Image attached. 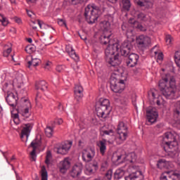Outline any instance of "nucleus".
I'll use <instances>...</instances> for the list:
<instances>
[{"label":"nucleus","mask_w":180,"mask_h":180,"mask_svg":"<svg viewBox=\"0 0 180 180\" xmlns=\"http://www.w3.org/2000/svg\"><path fill=\"white\" fill-rule=\"evenodd\" d=\"M29 109L30 108H23L22 107H18V113H21V115L25 117H29V116H30V114L29 113Z\"/></svg>","instance_id":"7c9ffc66"},{"label":"nucleus","mask_w":180,"mask_h":180,"mask_svg":"<svg viewBox=\"0 0 180 180\" xmlns=\"http://www.w3.org/2000/svg\"><path fill=\"white\" fill-rule=\"evenodd\" d=\"M26 11H27V13L28 16L30 18H32V15H33V12L28 11V10H26Z\"/></svg>","instance_id":"338daca9"},{"label":"nucleus","mask_w":180,"mask_h":180,"mask_svg":"<svg viewBox=\"0 0 180 180\" xmlns=\"http://www.w3.org/2000/svg\"><path fill=\"white\" fill-rule=\"evenodd\" d=\"M138 167L134 165L129 166V175L125 178V180H143L144 176L141 171H137Z\"/></svg>","instance_id":"0eeeda50"},{"label":"nucleus","mask_w":180,"mask_h":180,"mask_svg":"<svg viewBox=\"0 0 180 180\" xmlns=\"http://www.w3.org/2000/svg\"><path fill=\"white\" fill-rule=\"evenodd\" d=\"M41 180H47V178L49 176L47 174V170L46 169V167L44 166L41 167Z\"/></svg>","instance_id":"58836bf2"},{"label":"nucleus","mask_w":180,"mask_h":180,"mask_svg":"<svg viewBox=\"0 0 180 180\" xmlns=\"http://www.w3.org/2000/svg\"><path fill=\"white\" fill-rule=\"evenodd\" d=\"M178 134L175 132H166L163 141L165 146L163 147L166 153H175L178 148V141H176Z\"/></svg>","instance_id":"20e7f679"},{"label":"nucleus","mask_w":180,"mask_h":180,"mask_svg":"<svg viewBox=\"0 0 180 180\" xmlns=\"http://www.w3.org/2000/svg\"><path fill=\"white\" fill-rule=\"evenodd\" d=\"M120 45L117 43L109 45L105 51V61L112 65L116 67L122 64V56L119 55Z\"/></svg>","instance_id":"f03ea898"},{"label":"nucleus","mask_w":180,"mask_h":180,"mask_svg":"<svg viewBox=\"0 0 180 180\" xmlns=\"http://www.w3.org/2000/svg\"><path fill=\"white\" fill-rule=\"evenodd\" d=\"M122 8L124 11H130V8H131V3H130V0H122Z\"/></svg>","instance_id":"72a5a7b5"},{"label":"nucleus","mask_w":180,"mask_h":180,"mask_svg":"<svg viewBox=\"0 0 180 180\" xmlns=\"http://www.w3.org/2000/svg\"><path fill=\"white\" fill-rule=\"evenodd\" d=\"M72 4H73V5H77L78 4H82V2H84V0H70Z\"/></svg>","instance_id":"6e6d98bb"},{"label":"nucleus","mask_w":180,"mask_h":180,"mask_svg":"<svg viewBox=\"0 0 180 180\" xmlns=\"http://www.w3.org/2000/svg\"><path fill=\"white\" fill-rule=\"evenodd\" d=\"M52 158H53V155H51V151L47 150L45 164H46V165H50Z\"/></svg>","instance_id":"4c0bfd02"},{"label":"nucleus","mask_w":180,"mask_h":180,"mask_svg":"<svg viewBox=\"0 0 180 180\" xmlns=\"http://www.w3.org/2000/svg\"><path fill=\"white\" fill-rule=\"evenodd\" d=\"M101 15H102V10H101V8L95 4H89L85 8L84 16L86 20L90 25L95 23Z\"/></svg>","instance_id":"7ed1b4c3"},{"label":"nucleus","mask_w":180,"mask_h":180,"mask_svg":"<svg viewBox=\"0 0 180 180\" xmlns=\"http://www.w3.org/2000/svg\"><path fill=\"white\" fill-rule=\"evenodd\" d=\"M66 51L75 61H79V56L77 55L75 50H74L70 45L66 46Z\"/></svg>","instance_id":"5701e85b"},{"label":"nucleus","mask_w":180,"mask_h":180,"mask_svg":"<svg viewBox=\"0 0 180 180\" xmlns=\"http://www.w3.org/2000/svg\"><path fill=\"white\" fill-rule=\"evenodd\" d=\"M41 137L35 139L30 145V147L33 148L32 151L30 153L31 158L32 161H36V148L40 147L41 144Z\"/></svg>","instance_id":"2eb2a0df"},{"label":"nucleus","mask_w":180,"mask_h":180,"mask_svg":"<svg viewBox=\"0 0 180 180\" xmlns=\"http://www.w3.org/2000/svg\"><path fill=\"white\" fill-rule=\"evenodd\" d=\"M137 19L141 20V22H144L146 20V14L143 13H139L137 14Z\"/></svg>","instance_id":"a18cd8bd"},{"label":"nucleus","mask_w":180,"mask_h":180,"mask_svg":"<svg viewBox=\"0 0 180 180\" xmlns=\"http://www.w3.org/2000/svg\"><path fill=\"white\" fill-rule=\"evenodd\" d=\"M103 134H106L107 136H109V134H110V133H113V130L110 129L108 131H103Z\"/></svg>","instance_id":"680f3d73"},{"label":"nucleus","mask_w":180,"mask_h":180,"mask_svg":"<svg viewBox=\"0 0 180 180\" xmlns=\"http://www.w3.org/2000/svg\"><path fill=\"white\" fill-rule=\"evenodd\" d=\"M136 43L139 47H147L151 43V39L144 35H140L136 38Z\"/></svg>","instance_id":"f3484780"},{"label":"nucleus","mask_w":180,"mask_h":180,"mask_svg":"<svg viewBox=\"0 0 180 180\" xmlns=\"http://www.w3.org/2000/svg\"><path fill=\"white\" fill-rule=\"evenodd\" d=\"M84 88H82V86L79 84H77L75 86V98L77 101V102H79L82 98L84 97Z\"/></svg>","instance_id":"6ab92c4d"},{"label":"nucleus","mask_w":180,"mask_h":180,"mask_svg":"<svg viewBox=\"0 0 180 180\" xmlns=\"http://www.w3.org/2000/svg\"><path fill=\"white\" fill-rule=\"evenodd\" d=\"M30 131H32V124H24L21 131V139H23V137L25 136L27 140V139H29V136L30 135Z\"/></svg>","instance_id":"412c9836"},{"label":"nucleus","mask_w":180,"mask_h":180,"mask_svg":"<svg viewBox=\"0 0 180 180\" xmlns=\"http://www.w3.org/2000/svg\"><path fill=\"white\" fill-rule=\"evenodd\" d=\"M110 103L106 98H101L98 103L96 105V112L98 117L101 119H106L110 113V110H109V106Z\"/></svg>","instance_id":"423d86ee"},{"label":"nucleus","mask_w":180,"mask_h":180,"mask_svg":"<svg viewBox=\"0 0 180 180\" xmlns=\"http://www.w3.org/2000/svg\"><path fill=\"white\" fill-rule=\"evenodd\" d=\"M10 53H12V48H8L6 51H4V53H3L4 57H8L9 56Z\"/></svg>","instance_id":"3c124183"},{"label":"nucleus","mask_w":180,"mask_h":180,"mask_svg":"<svg viewBox=\"0 0 180 180\" xmlns=\"http://www.w3.org/2000/svg\"><path fill=\"white\" fill-rule=\"evenodd\" d=\"M0 22L4 27H6L8 25H9V20H8V18L5 17L3 14L0 13Z\"/></svg>","instance_id":"e433bc0d"},{"label":"nucleus","mask_w":180,"mask_h":180,"mask_svg":"<svg viewBox=\"0 0 180 180\" xmlns=\"http://www.w3.org/2000/svg\"><path fill=\"white\" fill-rule=\"evenodd\" d=\"M6 101L9 106H11L13 109H15L18 106V101L19 98L18 97V94H13L9 91H7V96L6 97Z\"/></svg>","instance_id":"9d476101"},{"label":"nucleus","mask_w":180,"mask_h":180,"mask_svg":"<svg viewBox=\"0 0 180 180\" xmlns=\"http://www.w3.org/2000/svg\"><path fill=\"white\" fill-rule=\"evenodd\" d=\"M148 95H150V96L153 97V99H155V93H154V91H150Z\"/></svg>","instance_id":"e2e57ef3"},{"label":"nucleus","mask_w":180,"mask_h":180,"mask_svg":"<svg viewBox=\"0 0 180 180\" xmlns=\"http://www.w3.org/2000/svg\"><path fill=\"white\" fill-rule=\"evenodd\" d=\"M180 174L174 171H167L163 172L160 177V180H179Z\"/></svg>","instance_id":"f8f14e48"},{"label":"nucleus","mask_w":180,"mask_h":180,"mask_svg":"<svg viewBox=\"0 0 180 180\" xmlns=\"http://www.w3.org/2000/svg\"><path fill=\"white\" fill-rule=\"evenodd\" d=\"M3 110L2 107L0 105V119L4 117V113H2Z\"/></svg>","instance_id":"0e129e2a"},{"label":"nucleus","mask_w":180,"mask_h":180,"mask_svg":"<svg viewBox=\"0 0 180 180\" xmlns=\"http://www.w3.org/2000/svg\"><path fill=\"white\" fill-rule=\"evenodd\" d=\"M13 122H14V123H15V124H19V123L20 122L19 121V118H15V119L13 120Z\"/></svg>","instance_id":"774afa93"},{"label":"nucleus","mask_w":180,"mask_h":180,"mask_svg":"<svg viewBox=\"0 0 180 180\" xmlns=\"http://www.w3.org/2000/svg\"><path fill=\"white\" fill-rule=\"evenodd\" d=\"M124 176V170L122 168L117 169L114 174L115 179H120L121 178H123Z\"/></svg>","instance_id":"473e14b6"},{"label":"nucleus","mask_w":180,"mask_h":180,"mask_svg":"<svg viewBox=\"0 0 180 180\" xmlns=\"http://www.w3.org/2000/svg\"><path fill=\"white\" fill-rule=\"evenodd\" d=\"M14 20L16 23H18V25H20V23H22V20H20V18H19L15 17Z\"/></svg>","instance_id":"052dcab7"},{"label":"nucleus","mask_w":180,"mask_h":180,"mask_svg":"<svg viewBox=\"0 0 180 180\" xmlns=\"http://www.w3.org/2000/svg\"><path fill=\"white\" fill-rule=\"evenodd\" d=\"M36 23L39 25L40 29H41L42 25L46 26V25L43 22H41L40 20H37V21H32V23L30 24V26L34 30H36L37 29V27L34 25H36Z\"/></svg>","instance_id":"c9c22d12"},{"label":"nucleus","mask_w":180,"mask_h":180,"mask_svg":"<svg viewBox=\"0 0 180 180\" xmlns=\"http://www.w3.org/2000/svg\"><path fill=\"white\" fill-rule=\"evenodd\" d=\"M131 158V160H129V162H134L136 161V154L134 153H131L127 156V158Z\"/></svg>","instance_id":"8fccbe9b"},{"label":"nucleus","mask_w":180,"mask_h":180,"mask_svg":"<svg viewBox=\"0 0 180 180\" xmlns=\"http://www.w3.org/2000/svg\"><path fill=\"white\" fill-rule=\"evenodd\" d=\"M85 146V141L84 140H79V147H81L82 148Z\"/></svg>","instance_id":"bf43d9fd"},{"label":"nucleus","mask_w":180,"mask_h":180,"mask_svg":"<svg viewBox=\"0 0 180 180\" xmlns=\"http://www.w3.org/2000/svg\"><path fill=\"white\" fill-rule=\"evenodd\" d=\"M58 25H59V26H65V27H66V29H68L67 22H65V20L58 19Z\"/></svg>","instance_id":"de8ad7c7"},{"label":"nucleus","mask_w":180,"mask_h":180,"mask_svg":"<svg viewBox=\"0 0 180 180\" xmlns=\"http://www.w3.org/2000/svg\"><path fill=\"white\" fill-rule=\"evenodd\" d=\"M168 165H169V162L165 160V159H160L157 163L158 168L160 169H162V168H168Z\"/></svg>","instance_id":"c85d7f7f"},{"label":"nucleus","mask_w":180,"mask_h":180,"mask_svg":"<svg viewBox=\"0 0 180 180\" xmlns=\"http://www.w3.org/2000/svg\"><path fill=\"white\" fill-rule=\"evenodd\" d=\"M135 27L136 29H139V30H141V32H146V27L139 22L136 24V26H135Z\"/></svg>","instance_id":"09e8293b"},{"label":"nucleus","mask_w":180,"mask_h":180,"mask_svg":"<svg viewBox=\"0 0 180 180\" xmlns=\"http://www.w3.org/2000/svg\"><path fill=\"white\" fill-rule=\"evenodd\" d=\"M56 153L58 154H61L62 155H65V154H67V151H65V150L64 149V148H63L61 146L59 148H57V150Z\"/></svg>","instance_id":"c03bdc74"},{"label":"nucleus","mask_w":180,"mask_h":180,"mask_svg":"<svg viewBox=\"0 0 180 180\" xmlns=\"http://www.w3.org/2000/svg\"><path fill=\"white\" fill-rule=\"evenodd\" d=\"M40 63H41V60L39 58H32L31 60L27 62V67L30 70H32L33 68L37 67Z\"/></svg>","instance_id":"393cba45"},{"label":"nucleus","mask_w":180,"mask_h":180,"mask_svg":"<svg viewBox=\"0 0 180 180\" xmlns=\"http://www.w3.org/2000/svg\"><path fill=\"white\" fill-rule=\"evenodd\" d=\"M120 47L121 56L129 57L130 51L133 49V44H131V41H124Z\"/></svg>","instance_id":"9b49d317"},{"label":"nucleus","mask_w":180,"mask_h":180,"mask_svg":"<svg viewBox=\"0 0 180 180\" xmlns=\"http://www.w3.org/2000/svg\"><path fill=\"white\" fill-rule=\"evenodd\" d=\"M101 25L103 29V33H105V32H107V33H112V30H110V22H109V21H103Z\"/></svg>","instance_id":"2f4dec72"},{"label":"nucleus","mask_w":180,"mask_h":180,"mask_svg":"<svg viewBox=\"0 0 180 180\" xmlns=\"http://www.w3.org/2000/svg\"><path fill=\"white\" fill-rule=\"evenodd\" d=\"M113 174V172L112 170H108L106 173H105V178L107 179V180H110L112 179V175Z\"/></svg>","instance_id":"49530a36"},{"label":"nucleus","mask_w":180,"mask_h":180,"mask_svg":"<svg viewBox=\"0 0 180 180\" xmlns=\"http://www.w3.org/2000/svg\"><path fill=\"white\" fill-rule=\"evenodd\" d=\"M112 37V32H105L100 37V42L101 44H109L110 43V37Z\"/></svg>","instance_id":"4be33fe9"},{"label":"nucleus","mask_w":180,"mask_h":180,"mask_svg":"<svg viewBox=\"0 0 180 180\" xmlns=\"http://www.w3.org/2000/svg\"><path fill=\"white\" fill-rule=\"evenodd\" d=\"M139 56L136 53H130L128 56V60L127 61V67L133 68V67H136L137 65V63L139 61Z\"/></svg>","instance_id":"dca6fc26"},{"label":"nucleus","mask_w":180,"mask_h":180,"mask_svg":"<svg viewBox=\"0 0 180 180\" xmlns=\"http://www.w3.org/2000/svg\"><path fill=\"white\" fill-rule=\"evenodd\" d=\"M95 157V149H84L82 151V158L84 162H91Z\"/></svg>","instance_id":"ddd939ff"},{"label":"nucleus","mask_w":180,"mask_h":180,"mask_svg":"<svg viewBox=\"0 0 180 180\" xmlns=\"http://www.w3.org/2000/svg\"><path fill=\"white\" fill-rule=\"evenodd\" d=\"M126 78H120L119 74L116 72L112 73L110 78V84L111 91L115 94H122L126 88Z\"/></svg>","instance_id":"39448f33"},{"label":"nucleus","mask_w":180,"mask_h":180,"mask_svg":"<svg viewBox=\"0 0 180 180\" xmlns=\"http://www.w3.org/2000/svg\"><path fill=\"white\" fill-rule=\"evenodd\" d=\"M35 89H37V91L40 90L42 92H44V91L47 89V82H46L45 81H40L36 82Z\"/></svg>","instance_id":"a878e982"},{"label":"nucleus","mask_w":180,"mask_h":180,"mask_svg":"<svg viewBox=\"0 0 180 180\" xmlns=\"http://www.w3.org/2000/svg\"><path fill=\"white\" fill-rule=\"evenodd\" d=\"M97 146L100 148L101 154L105 155V153H106V139L100 141Z\"/></svg>","instance_id":"bb28decb"},{"label":"nucleus","mask_w":180,"mask_h":180,"mask_svg":"<svg viewBox=\"0 0 180 180\" xmlns=\"http://www.w3.org/2000/svg\"><path fill=\"white\" fill-rule=\"evenodd\" d=\"M71 163L68 158H65L64 160L61 161L59 165V169L61 174H65L70 167Z\"/></svg>","instance_id":"aec40b11"},{"label":"nucleus","mask_w":180,"mask_h":180,"mask_svg":"<svg viewBox=\"0 0 180 180\" xmlns=\"http://www.w3.org/2000/svg\"><path fill=\"white\" fill-rule=\"evenodd\" d=\"M159 89L163 96L166 99H174L176 94V81L173 76L166 74L162 77V79L159 81Z\"/></svg>","instance_id":"f257e3e1"},{"label":"nucleus","mask_w":180,"mask_h":180,"mask_svg":"<svg viewBox=\"0 0 180 180\" xmlns=\"http://www.w3.org/2000/svg\"><path fill=\"white\" fill-rule=\"evenodd\" d=\"M136 4L142 11H148V9H151L154 5L153 0H136Z\"/></svg>","instance_id":"4468645a"},{"label":"nucleus","mask_w":180,"mask_h":180,"mask_svg":"<svg viewBox=\"0 0 180 180\" xmlns=\"http://www.w3.org/2000/svg\"><path fill=\"white\" fill-rule=\"evenodd\" d=\"M122 30V32H127L128 29H129V25H127V24L126 23H123L121 26Z\"/></svg>","instance_id":"864d4df0"},{"label":"nucleus","mask_w":180,"mask_h":180,"mask_svg":"<svg viewBox=\"0 0 180 180\" xmlns=\"http://www.w3.org/2000/svg\"><path fill=\"white\" fill-rule=\"evenodd\" d=\"M127 125L123 122H120L117 128V134L119 135L118 139L121 141H124L127 139Z\"/></svg>","instance_id":"6e6552de"},{"label":"nucleus","mask_w":180,"mask_h":180,"mask_svg":"<svg viewBox=\"0 0 180 180\" xmlns=\"http://www.w3.org/2000/svg\"><path fill=\"white\" fill-rule=\"evenodd\" d=\"M163 59H164V54H162V53H159L158 55V60H159L160 61H162Z\"/></svg>","instance_id":"13d9d810"},{"label":"nucleus","mask_w":180,"mask_h":180,"mask_svg":"<svg viewBox=\"0 0 180 180\" xmlns=\"http://www.w3.org/2000/svg\"><path fill=\"white\" fill-rule=\"evenodd\" d=\"M6 88H8V83H5L3 86L4 92H6Z\"/></svg>","instance_id":"69168bd1"},{"label":"nucleus","mask_w":180,"mask_h":180,"mask_svg":"<svg viewBox=\"0 0 180 180\" xmlns=\"http://www.w3.org/2000/svg\"><path fill=\"white\" fill-rule=\"evenodd\" d=\"M92 167L94 168V171H98L99 168V162L98 160H96V159H94L89 165H86V174H89V175H91L95 172Z\"/></svg>","instance_id":"a211bd4d"},{"label":"nucleus","mask_w":180,"mask_h":180,"mask_svg":"<svg viewBox=\"0 0 180 180\" xmlns=\"http://www.w3.org/2000/svg\"><path fill=\"white\" fill-rule=\"evenodd\" d=\"M146 116L149 123H151V124H153V123H155L158 118V112L157 111V108L154 107H149L147 108Z\"/></svg>","instance_id":"1a4fd4ad"},{"label":"nucleus","mask_w":180,"mask_h":180,"mask_svg":"<svg viewBox=\"0 0 180 180\" xmlns=\"http://www.w3.org/2000/svg\"><path fill=\"white\" fill-rule=\"evenodd\" d=\"M94 53H99V51H101V47L94 45Z\"/></svg>","instance_id":"4d7b16f0"},{"label":"nucleus","mask_w":180,"mask_h":180,"mask_svg":"<svg viewBox=\"0 0 180 180\" xmlns=\"http://www.w3.org/2000/svg\"><path fill=\"white\" fill-rule=\"evenodd\" d=\"M18 108H22V109L30 108H32V104L30 103V101H29V100L22 98L21 99Z\"/></svg>","instance_id":"cd10ccee"},{"label":"nucleus","mask_w":180,"mask_h":180,"mask_svg":"<svg viewBox=\"0 0 180 180\" xmlns=\"http://www.w3.org/2000/svg\"><path fill=\"white\" fill-rule=\"evenodd\" d=\"M81 172H82V167L81 166L75 165L70 172V175L72 178H77V176L81 174Z\"/></svg>","instance_id":"b1692460"},{"label":"nucleus","mask_w":180,"mask_h":180,"mask_svg":"<svg viewBox=\"0 0 180 180\" xmlns=\"http://www.w3.org/2000/svg\"><path fill=\"white\" fill-rule=\"evenodd\" d=\"M129 23L130 25H133L134 27H136V26L137 25V23H139V22L136 21L134 20V18H130L129 20Z\"/></svg>","instance_id":"603ef678"},{"label":"nucleus","mask_w":180,"mask_h":180,"mask_svg":"<svg viewBox=\"0 0 180 180\" xmlns=\"http://www.w3.org/2000/svg\"><path fill=\"white\" fill-rule=\"evenodd\" d=\"M165 40L167 44L171 45L172 44V41H174V38H172V37L170 34H167L166 35Z\"/></svg>","instance_id":"37998d69"},{"label":"nucleus","mask_w":180,"mask_h":180,"mask_svg":"<svg viewBox=\"0 0 180 180\" xmlns=\"http://www.w3.org/2000/svg\"><path fill=\"white\" fill-rule=\"evenodd\" d=\"M45 134L47 137L53 136V128L51 127H48L45 129Z\"/></svg>","instance_id":"a19ab883"},{"label":"nucleus","mask_w":180,"mask_h":180,"mask_svg":"<svg viewBox=\"0 0 180 180\" xmlns=\"http://www.w3.org/2000/svg\"><path fill=\"white\" fill-rule=\"evenodd\" d=\"M124 160V161L126 160V156L124 155H117V154H113L112 156V162H119L121 160Z\"/></svg>","instance_id":"c756f323"},{"label":"nucleus","mask_w":180,"mask_h":180,"mask_svg":"<svg viewBox=\"0 0 180 180\" xmlns=\"http://www.w3.org/2000/svg\"><path fill=\"white\" fill-rule=\"evenodd\" d=\"M56 71L58 72H63L64 71V66H63V65H58L56 67Z\"/></svg>","instance_id":"5fc2aeb1"},{"label":"nucleus","mask_w":180,"mask_h":180,"mask_svg":"<svg viewBox=\"0 0 180 180\" xmlns=\"http://www.w3.org/2000/svg\"><path fill=\"white\" fill-rule=\"evenodd\" d=\"M25 51L28 53V54H32V53H34V51H36V46L33 45H29L26 46Z\"/></svg>","instance_id":"ea45409f"},{"label":"nucleus","mask_w":180,"mask_h":180,"mask_svg":"<svg viewBox=\"0 0 180 180\" xmlns=\"http://www.w3.org/2000/svg\"><path fill=\"white\" fill-rule=\"evenodd\" d=\"M71 143H65L61 145V146L63 148V150H65V151L68 152L70 151V148H71Z\"/></svg>","instance_id":"79ce46f5"},{"label":"nucleus","mask_w":180,"mask_h":180,"mask_svg":"<svg viewBox=\"0 0 180 180\" xmlns=\"http://www.w3.org/2000/svg\"><path fill=\"white\" fill-rule=\"evenodd\" d=\"M40 99H41V96L37 92L35 98V105L38 109H43V104L40 102Z\"/></svg>","instance_id":"f704fd0d"}]
</instances>
